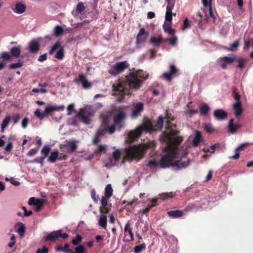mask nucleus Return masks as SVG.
<instances>
[{
    "instance_id": "nucleus-8",
    "label": "nucleus",
    "mask_w": 253,
    "mask_h": 253,
    "mask_svg": "<svg viewBox=\"0 0 253 253\" xmlns=\"http://www.w3.org/2000/svg\"><path fill=\"white\" fill-rule=\"evenodd\" d=\"M62 231L61 229L53 231L44 238V241L55 242L59 237L63 239L67 238L69 237L68 234L66 233H62Z\"/></svg>"
},
{
    "instance_id": "nucleus-17",
    "label": "nucleus",
    "mask_w": 253,
    "mask_h": 253,
    "mask_svg": "<svg viewBox=\"0 0 253 253\" xmlns=\"http://www.w3.org/2000/svg\"><path fill=\"white\" fill-rule=\"evenodd\" d=\"M213 116L218 121L223 120L227 118V113L222 109H217L213 112Z\"/></svg>"
},
{
    "instance_id": "nucleus-21",
    "label": "nucleus",
    "mask_w": 253,
    "mask_h": 253,
    "mask_svg": "<svg viewBox=\"0 0 253 253\" xmlns=\"http://www.w3.org/2000/svg\"><path fill=\"white\" fill-rule=\"evenodd\" d=\"M77 141L74 140H70L66 144L68 151L70 153L74 152L77 148Z\"/></svg>"
},
{
    "instance_id": "nucleus-14",
    "label": "nucleus",
    "mask_w": 253,
    "mask_h": 253,
    "mask_svg": "<svg viewBox=\"0 0 253 253\" xmlns=\"http://www.w3.org/2000/svg\"><path fill=\"white\" fill-rule=\"evenodd\" d=\"M144 109V104L142 102H138L134 105V107L131 113V117L136 118L138 117Z\"/></svg>"
},
{
    "instance_id": "nucleus-38",
    "label": "nucleus",
    "mask_w": 253,
    "mask_h": 253,
    "mask_svg": "<svg viewBox=\"0 0 253 253\" xmlns=\"http://www.w3.org/2000/svg\"><path fill=\"white\" fill-rule=\"evenodd\" d=\"M64 32L63 28L59 26H56L54 29V35L57 37L61 36Z\"/></svg>"
},
{
    "instance_id": "nucleus-62",
    "label": "nucleus",
    "mask_w": 253,
    "mask_h": 253,
    "mask_svg": "<svg viewBox=\"0 0 253 253\" xmlns=\"http://www.w3.org/2000/svg\"><path fill=\"white\" fill-rule=\"evenodd\" d=\"M13 148V144L11 142H9L5 148V152H10Z\"/></svg>"
},
{
    "instance_id": "nucleus-26",
    "label": "nucleus",
    "mask_w": 253,
    "mask_h": 253,
    "mask_svg": "<svg viewBox=\"0 0 253 253\" xmlns=\"http://www.w3.org/2000/svg\"><path fill=\"white\" fill-rule=\"evenodd\" d=\"M233 122V119H230L228 125V131L231 133L235 132L240 127V126L239 125L234 124Z\"/></svg>"
},
{
    "instance_id": "nucleus-47",
    "label": "nucleus",
    "mask_w": 253,
    "mask_h": 253,
    "mask_svg": "<svg viewBox=\"0 0 253 253\" xmlns=\"http://www.w3.org/2000/svg\"><path fill=\"white\" fill-rule=\"evenodd\" d=\"M85 6L82 2L78 3L76 6V11L78 13H82L85 10Z\"/></svg>"
},
{
    "instance_id": "nucleus-16",
    "label": "nucleus",
    "mask_w": 253,
    "mask_h": 253,
    "mask_svg": "<svg viewBox=\"0 0 253 253\" xmlns=\"http://www.w3.org/2000/svg\"><path fill=\"white\" fill-rule=\"evenodd\" d=\"M26 8V5L21 2H18L11 6V9L13 11L17 14L23 13L25 11Z\"/></svg>"
},
{
    "instance_id": "nucleus-41",
    "label": "nucleus",
    "mask_w": 253,
    "mask_h": 253,
    "mask_svg": "<svg viewBox=\"0 0 253 253\" xmlns=\"http://www.w3.org/2000/svg\"><path fill=\"white\" fill-rule=\"evenodd\" d=\"M35 204V205L37 206V207L35 209L36 211H39L43 207V200L42 199H37Z\"/></svg>"
},
{
    "instance_id": "nucleus-6",
    "label": "nucleus",
    "mask_w": 253,
    "mask_h": 253,
    "mask_svg": "<svg viewBox=\"0 0 253 253\" xmlns=\"http://www.w3.org/2000/svg\"><path fill=\"white\" fill-rule=\"evenodd\" d=\"M65 109L64 105L52 106L46 107L43 112L41 113L39 109H37L34 112L35 115L40 120H42L45 116L52 115L53 112L63 111Z\"/></svg>"
},
{
    "instance_id": "nucleus-34",
    "label": "nucleus",
    "mask_w": 253,
    "mask_h": 253,
    "mask_svg": "<svg viewBox=\"0 0 253 253\" xmlns=\"http://www.w3.org/2000/svg\"><path fill=\"white\" fill-rule=\"evenodd\" d=\"M11 118L10 116H6L2 121L1 124V131L3 132L4 129L7 127Z\"/></svg>"
},
{
    "instance_id": "nucleus-11",
    "label": "nucleus",
    "mask_w": 253,
    "mask_h": 253,
    "mask_svg": "<svg viewBox=\"0 0 253 253\" xmlns=\"http://www.w3.org/2000/svg\"><path fill=\"white\" fill-rule=\"evenodd\" d=\"M75 81L77 84H81L84 89H90L92 85V84L88 82L86 76L83 74H79L78 78Z\"/></svg>"
},
{
    "instance_id": "nucleus-51",
    "label": "nucleus",
    "mask_w": 253,
    "mask_h": 253,
    "mask_svg": "<svg viewBox=\"0 0 253 253\" xmlns=\"http://www.w3.org/2000/svg\"><path fill=\"white\" fill-rule=\"evenodd\" d=\"M197 206L195 204H189L187 206H186L184 209V211H189L197 209Z\"/></svg>"
},
{
    "instance_id": "nucleus-42",
    "label": "nucleus",
    "mask_w": 253,
    "mask_h": 253,
    "mask_svg": "<svg viewBox=\"0 0 253 253\" xmlns=\"http://www.w3.org/2000/svg\"><path fill=\"white\" fill-rule=\"evenodd\" d=\"M146 249V245L143 243L141 245L136 246L134 248V252L135 253H140L142 251L145 250Z\"/></svg>"
},
{
    "instance_id": "nucleus-9",
    "label": "nucleus",
    "mask_w": 253,
    "mask_h": 253,
    "mask_svg": "<svg viewBox=\"0 0 253 253\" xmlns=\"http://www.w3.org/2000/svg\"><path fill=\"white\" fill-rule=\"evenodd\" d=\"M176 0H166L167 3L166 12L165 14V21H172V10L175 5Z\"/></svg>"
},
{
    "instance_id": "nucleus-33",
    "label": "nucleus",
    "mask_w": 253,
    "mask_h": 253,
    "mask_svg": "<svg viewBox=\"0 0 253 253\" xmlns=\"http://www.w3.org/2000/svg\"><path fill=\"white\" fill-rule=\"evenodd\" d=\"M61 42L60 41V40H58L56 42L55 44L52 46L51 49L48 51V54L49 55H52L53 53L57 50L58 48L60 49V48L61 47Z\"/></svg>"
},
{
    "instance_id": "nucleus-54",
    "label": "nucleus",
    "mask_w": 253,
    "mask_h": 253,
    "mask_svg": "<svg viewBox=\"0 0 253 253\" xmlns=\"http://www.w3.org/2000/svg\"><path fill=\"white\" fill-rule=\"evenodd\" d=\"M63 248V252L65 253H76L74 251L69 249V245L68 244H65Z\"/></svg>"
},
{
    "instance_id": "nucleus-57",
    "label": "nucleus",
    "mask_w": 253,
    "mask_h": 253,
    "mask_svg": "<svg viewBox=\"0 0 253 253\" xmlns=\"http://www.w3.org/2000/svg\"><path fill=\"white\" fill-rule=\"evenodd\" d=\"M165 119L166 120V129H167V122H169L170 123H171L170 122V121H173L174 118L173 117H171V115L169 114V113H167L166 116L165 118H164V120Z\"/></svg>"
},
{
    "instance_id": "nucleus-36",
    "label": "nucleus",
    "mask_w": 253,
    "mask_h": 253,
    "mask_svg": "<svg viewBox=\"0 0 253 253\" xmlns=\"http://www.w3.org/2000/svg\"><path fill=\"white\" fill-rule=\"evenodd\" d=\"M98 224L104 229L107 227V216L105 215H102L98 220Z\"/></svg>"
},
{
    "instance_id": "nucleus-19",
    "label": "nucleus",
    "mask_w": 253,
    "mask_h": 253,
    "mask_svg": "<svg viewBox=\"0 0 253 253\" xmlns=\"http://www.w3.org/2000/svg\"><path fill=\"white\" fill-rule=\"evenodd\" d=\"M202 141L203 138L201 132L199 130H195V136L192 141V146L195 147H197Z\"/></svg>"
},
{
    "instance_id": "nucleus-48",
    "label": "nucleus",
    "mask_w": 253,
    "mask_h": 253,
    "mask_svg": "<svg viewBox=\"0 0 253 253\" xmlns=\"http://www.w3.org/2000/svg\"><path fill=\"white\" fill-rule=\"evenodd\" d=\"M106 128H107V131L110 134H112L113 133H114L115 130L117 129V125H115V124L114 123L110 126L106 127Z\"/></svg>"
},
{
    "instance_id": "nucleus-23",
    "label": "nucleus",
    "mask_w": 253,
    "mask_h": 253,
    "mask_svg": "<svg viewBox=\"0 0 253 253\" xmlns=\"http://www.w3.org/2000/svg\"><path fill=\"white\" fill-rule=\"evenodd\" d=\"M168 215L172 218H179L183 216V212L180 210L170 211H167Z\"/></svg>"
},
{
    "instance_id": "nucleus-64",
    "label": "nucleus",
    "mask_w": 253,
    "mask_h": 253,
    "mask_svg": "<svg viewBox=\"0 0 253 253\" xmlns=\"http://www.w3.org/2000/svg\"><path fill=\"white\" fill-rule=\"evenodd\" d=\"M22 209L24 211V215L25 216H29L32 214V211H27L26 208L25 207H22Z\"/></svg>"
},
{
    "instance_id": "nucleus-28",
    "label": "nucleus",
    "mask_w": 253,
    "mask_h": 253,
    "mask_svg": "<svg viewBox=\"0 0 253 253\" xmlns=\"http://www.w3.org/2000/svg\"><path fill=\"white\" fill-rule=\"evenodd\" d=\"M125 233L127 232L130 237V241H132L134 239V235L132 232V228L130 226V224L129 221L126 223L124 228Z\"/></svg>"
},
{
    "instance_id": "nucleus-53",
    "label": "nucleus",
    "mask_w": 253,
    "mask_h": 253,
    "mask_svg": "<svg viewBox=\"0 0 253 253\" xmlns=\"http://www.w3.org/2000/svg\"><path fill=\"white\" fill-rule=\"evenodd\" d=\"M246 62V60L244 58H241L238 60V65L237 67L239 68H243L244 67V65L245 62Z\"/></svg>"
},
{
    "instance_id": "nucleus-7",
    "label": "nucleus",
    "mask_w": 253,
    "mask_h": 253,
    "mask_svg": "<svg viewBox=\"0 0 253 253\" xmlns=\"http://www.w3.org/2000/svg\"><path fill=\"white\" fill-rule=\"evenodd\" d=\"M129 66V64L126 61L118 62L111 66L108 72L112 76H116Z\"/></svg>"
},
{
    "instance_id": "nucleus-52",
    "label": "nucleus",
    "mask_w": 253,
    "mask_h": 253,
    "mask_svg": "<svg viewBox=\"0 0 253 253\" xmlns=\"http://www.w3.org/2000/svg\"><path fill=\"white\" fill-rule=\"evenodd\" d=\"M148 166L150 167H157L160 166L161 168H163L160 164V161L159 162H157L155 160H150L148 163Z\"/></svg>"
},
{
    "instance_id": "nucleus-43",
    "label": "nucleus",
    "mask_w": 253,
    "mask_h": 253,
    "mask_svg": "<svg viewBox=\"0 0 253 253\" xmlns=\"http://www.w3.org/2000/svg\"><path fill=\"white\" fill-rule=\"evenodd\" d=\"M0 58L2 59L4 61L10 60L11 59V55L7 52H2L0 54Z\"/></svg>"
},
{
    "instance_id": "nucleus-3",
    "label": "nucleus",
    "mask_w": 253,
    "mask_h": 253,
    "mask_svg": "<svg viewBox=\"0 0 253 253\" xmlns=\"http://www.w3.org/2000/svg\"><path fill=\"white\" fill-rule=\"evenodd\" d=\"M155 146V143L154 141H149L146 143L130 146L128 148H126L125 149L126 155L124 157V161L135 160L138 162L143 158L147 149H151L152 151H153Z\"/></svg>"
},
{
    "instance_id": "nucleus-15",
    "label": "nucleus",
    "mask_w": 253,
    "mask_h": 253,
    "mask_svg": "<svg viewBox=\"0 0 253 253\" xmlns=\"http://www.w3.org/2000/svg\"><path fill=\"white\" fill-rule=\"evenodd\" d=\"M148 35V33L145 31V29L144 28H141L136 36V44H139L145 42Z\"/></svg>"
},
{
    "instance_id": "nucleus-46",
    "label": "nucleus",
    "mask_w": 253,
    "mask_h": 253,
    "mask_svg": "<svg viewBox=\"0 0 253 253\" xmlns=\"http://www.w3.org/2000/svg\"><path fill=\"white\" fill-rule=\"evenodd\" d=\"M171 37L169 38V44L172 46H174L177 43V39L175 36V33L174 34H170Z\"/></svg>"
},
{
    "instance_id": "nucleus-20",
    "label": "nucleus",
    "mask_w": 253,
    "mask_h": 253,
    "mask_svg": "<svg viewBox=\"0 0 253 253\" xmlns=\"http://www.w3.org/2000/svg\"><path fill=\"white\" fill-rule=\"evenodd\" d=\"M150 42L155 47H159L163 42V39L161 35L158 37H152L150 40Z\"/></svg>"
},
{
    "instance_id": "nucleus-31",
    "label": "nucleus",
    "mask_w": 253,
    "mask_h": 253,
    "mask_svg": "<svg viewBox=\"0 0 253 253\" xmlns=\"http://www.w3.org/2000/svg\"><path fill=\"white\" fill-rule=\"evenodd\" d=\"M21 53V50L19 47L14 46L10 49V54L14 57H19Z\"/></svg>"
},
{
    "instance_id": "nucleus-60",
    "label": "nucleus",
    "mask_w": 253,
    "mask_h": 253,
    "mask_svg": "<svg viewBox=\"0 0 253 253\" xmlns=\"http://www.w3.org/2000/svg\"><path fill=\"white\" fill-rule=\"evenodd\" d=\"M109 197H106V196H102L101 200L102 206L106 207L107 205L108 202L107 200L109 199Z\"/></svg>"
},
{
    "instance_id": "nucleus-1",
    "label": "nucleus",
    "mask_w": 253,
    "mask_h": 253,
    "mask_svg": "<svg viewBox=\"0 0 253 253\" xmlns=\"http://www.w3.org/2000/svg\"><path fill=\"white\" fill-rule=\"evenodd\" d=\"M179 133V131L177 129L176 126L175 124L167 122V130L163 132L160 136V140L163 142L168 144H170L171 146H169L168 149L169 152L165 155L162 157L160 159V164L162 168H167L170 166L176 167L177 169H180L187 167L190 164V160L188 159L186 162H181L177 160L174 162H172L173 160L176 158L178 155L177 147L181 144L183 141V137L176 136Z\"/></svg>"
},
{
    "instance_id": "nucleus-44",
    "label": "nucleus",
    "mask_w": 253,
    "mask_h": 253,
    "mask_svg": "<svg viewBox=\"0 0 253 253\" xmlns=\"http://www.w3.org/2000/svg\"><path fill=\"white\" fill-rule=\"evenodd\" d=\"M83 240V238L82 237L79 235V234H77L76 236V238L75 239H74L73 240H72L71 243L73 245H78L81 242V241H82Z\"/></svg>"
},
{
    "instance_id": "nucleus-32",
    "label": "nucleus",
    "mask_w": 253,
    "mask_h": 253,
    "mask_svg": "<svg viewBox=\"0 0 253 253\" xmlns=\"http://www.w3.org/2000/svg\"><path fill=\"white\" fill-rule=\"evenodd\" d=\"M59 153L57 151H55L50 153L48 158V161L51 163H54L58 160V155Z\"/></svg>"
},
{
    "instance_id": "nucleus-13",
    "label": "nucleus",
    "mask_w": 253,
    "mask_h": 253,
    "mask_svg": "<svg viewBox=\"0 0 253 253\" xmlns=\"http://www.w3.org/2000/svg\"><path fill=\"white\" fill-rule=\"evenodd\" d=\"M236 57L235 55H232V56H224L222 58H221L219 60V63L220 66L223 69H226L227 67V65H229L232 64L234 61L235 60Z\"/></svg>"
},
{
    "instance_id": "nucleus-4",
    "label": "nucleus",
    "mask_w": 253,
    "mask_h": 253,
    "mask_svg": "<svg viewBox=\"0 0 253 253\" xmlns=\"http://www.w3.org/2000/svg\"><path fill=\"white\" fill-rule=\"evenodd\" d=\"M164 117L160 116L156 122H149L145 126H139L134 131H131L128 134V137L131 140L140 137L143 131L146 130L148 132H152L161 130L163 126Z\"/></svg>"
},
{
    "instance_id": "nucleus-58",
    "label": "nucleus",
    "mask_w": 253,
    "mask_h": 253,
    "mask_svg": "<svg viewBox=\"0 0 253 253\" xmlns=\"http://www.w3.org/2000/svg\"><path fill=\"white\" fill-rule=\"evenodd\" d=\"M109 209L106 207L101 206L99 208V211L102 214H106L109 212Z\"/></svg>"
},
{
    "instance_id": "nucleus-35",
    "label": "nucleus",
    "mask_w": 253,
    "mask_h": 253,
    "mask_svg": "<svg viewBox=\"0 0 253 253\" xmlns=\"http://www.w3.org/2000/svg\"><path fill=\"white\" fill-rule=\"evenodd\" d=\"M102 125L105 126H107L110 122L109 116L108 114H102L100 116Z\"/></svg>"
},
{
    "instance_id": "nucleus-29",
    "label": "nucleus",
    "mask_w": 253,
    "mask_h": 253,
    "mask_svg": "<svg viewBox=\"0 0 253 253\" xmlns=\"http://www.w3.org/2000/svg\"><path fill=\"white\" fill-rule=\"evenodd\" d=\"M50 151V147L47 145H44L41 150V153L43 155L42 157H41V159H42V161L44 160V159L47 157Z\"/></svg>"
},
{
    "instance_id": "nucleus-56",
    "label": "nucleus",
    "mask_w": 253,
    "mask_h": 253,
    "mask_svg": "<svg viewBox=\"0 0 253 253\" xmlns=\"http://www.w3.org/2000/svg\"><path fill=\"white\" fill-rule=\"evenodd\" d=\"M39 150V148L31 149L28 152L27 155L29 156H34L38 152Z\"/></svg>"
},
{
    "instance_id": "nucleus-12",
    "label": "nucleus",
    "mask_w": 253,
    "mask_h": 253,
    "mask_svg": "<svg viewBox=\"0 0 253 253\" xmlns=\"http://www.w3.org/2000/svg\"><path fill=\"white\" fill-rule=\"evenodd\" d=\"M40 43L37 39L33 40L29 43L28 50L31 53H37L40 50Z\"/></svg>"
},
{
    "instance_id": "nucleus-37",
    "label": "nucleus",
    "mask_w": 253,
    "mask_h": 253,
    "mask_svg": "<svg viewBox=\"0 0 253 253\" xmlns=\"http://www.w3.org/2000/svg\"><path fill=\"white\" fill-rule=\"evenodd\" d=\"M105 196L106 197L110 198L113 194V189L110 184H108L106 185L105 188Z\"/></svg>"
},
{
    "instance_id": "nucleus-50",
    "label": "nucleus",
    "mask_w": 253,
    "mask_h": 253,
    "mask_svg": "<svg viewBox=\"0 0 253 253\" xmlns=\"http://www.w3.org/2000/svg\"><path fill=\"white\" fill-rule=\"evenodd\" d=\"M75 251V252H74L76 253H85V247L82 245L76 247Z\"/></svg>"
},
{
    "instance_id": "nucleus-39",
    "label": "nucleus",
    "mask_w": 253,
    "mask_h": 253,
    "mask_svg": "<svg viewBox=\"0 0 253 253\" xmlns=\"http://www.w3.org/2000/svg\"><path fill=\"white\" fill-rule=\"evenodd\" d=\"M24 62L21 60H18V62L11 64L9 65V68L11 70H14L20 68L23 65Z\"/></svg>"
},
{
    "instance_id": "nucleus-2",
    "label": "nucleus",
    "mask_w": 253,
    "mask_h": 253,
    "mask_svg": "<svg viewBox=\"0 0 253 253\" xmlns=\"http://www.w3.org/2000/svg\"><path fill=\"white\" fill-rule=\"evenodd\" d=\"M148 76L143 70H138L136 71L130 72L125 77L124 80L121 81L119 84L113 85V90L118 92L120 95L117 100L122 102L124 96L131 94L129 89L137 90L141 86L143 83L146 80Z\"/></svg>"
},
{
    "instance_id": "nucleus-24",
    "label": "nucleus",
    "mask_w": 253,
    "mask_h": 253,
    "mask_svg": "<svg viewBox=\"0 0 253 253\" xmlns=\"http://www.w3.org/2000/svg\"><path fill=\"white\" fill-rule=\"evenodd\" d=\"M248 145V143H243L240 145L238 147L235 149V155L230 157V159L237 160L239 159L240 156L239 151L244 150L245 148Z\"/></svg>"
},
{
    "instance_id": "nucleus-25",
    "label": "nucleus",
    "mask_w": 253,
    "mask_h": 253,
    "mask_svg": "<svg viewBox=\"0 0 253 253\" xmlns=\"http://www.w3.org/2000/svg\"><path fill=\"white\" fill-rule=\"evenodd\" d=\"M86 113L83 109H81L80 112L77 114V117L81 119L83 122L85 124H89L90 120L88 117L86 116Z\"/></svg>"
},
{
    "instance_id": "nucleus-27",
    "label": "nucleus",
    "mask_w": 253,
    "mask_h": 253,
    "mask_svg": "<svg viewBox=\"0 0 253 253\" xmlns=\"http://www.w3.org/2000/svg\"><path fill=\"white\" fill-rule=\"evenodd\" d=\"M210 110V108L206 103H203L201 104L200 107V113L201 115L206 116L208 114Z\"/></svg>"
},
{
    "instance_id": "nucleus-30",
    "label": "nucleus",
    "mask_w": 253,
    "mask_h": 253,
    "mask_svg": "<svg viewBox=\"0 0 253 253\" xmlns=\"http://www.w3.org/2000/svg\"><path fill=\"white\" fill-rule=\"evenodd\" d=\"M17 225L18 226V227L16 229V231L20 236L22 237L25 232V226L23 223L20 222H18Z\"/></svg>"
},
{
    "instance_id": "nucleus-45",
    "label": "nucleus",
    "mask_w": 253,
    "mask_h": 253,
    "mask_svg": "<svg viewBox=\"0 0 253 253\" xmlns=\"http://www.w3.org/2000/svg\"><path fill=\"white\" fill-rule=\"evenodd\" d=\"M113 158L114 159L115 162H118L120 159L121 152L119 150H116L113 152L112 154Z\"/></svg>"
},
{
    "instance_id": "nucleus-22",
    "label": "nucleus",
    "mask_w": 253,
    "mask_h": 253,
    "mask_svg": "<svg viewBox=\"0 0 253 253\" xmlns=\"http://www.w3.org/2000/svg\"><path fill=\"white\" fill-rule=\"evenodd\" d=\"M172 21H165L163 25L164 31L169 34H174L175 30L171 28Z\"/></svg>"
},
{
    "instance_id": "nucleus-55",
    "label": "nucleus",
    "mask_w": 253,
    "mask_h": 253,
    "mask_svg": "<svg viewBox=\"0 0 253 253\" xmlns=\"http://www.w3.org/2000/svg\"><path fill=\"white\" fill-rule=\"evenodd\" d=\"M239 43L238 41H236L234 42L233 43L230 44V46L229 49V50H230V51L235 50L239 46Z\"/></svg>"
},
{
    "instance_id": "nucleus-63",
    "label": "nucleus",
    "mask_w": 253,
    "mask_h": 253,
    "mask_svg": "<svg viewBox=\"0 0 253 253\" xmlns=\"http://www.w3.org/2000/svg\"><path fill=\"white\" fill-rule=\"evenodd\" d=\"M29 123V119L27 118H25L22 121V127L23 128H26L28 126Z\"/></svg>"
},
{
    "instance_id": "nucleus-59",
    "label": "nucleus",
    "mask_w": 253,
    "mask_h": 253,
    "mask_svg": "<svg viewBox=\"0 0 253 253\" xmlns=\"http://www.w3.org/2000/svg\"><path fill=\"white\" fill-rule=\"evenodd\" d=\"M233 94L234 95L233 97L234 99L236 100V102H241L240 100L241 95L238 92H236V91L234 90L233 92Z\"/></svg>"
},
{
    "instance_id": "nucleus-10",
    "label": "nucleus",
    "mask_w": 253,
    "mask_h": 253,
    "mask_svg": "<svg viewBox=\"0 0 253 253\" xmlns=\"http://www.w3.org/2000/svg\"><path fill=\"white\" fill-rule=\"evenodd\" d=\"M178 69L174 65H170L169 72L164 73L162 75V78L168 82H171L172 78L178 74Z\"/></svg>"
},
{
    "instance_id": "nucleus-61",
    "label": "nucleus",
    "mask_w": 253,
    "mask_h": 253,
    "mask_svg": "<svg viewBox=\"0 0 253 253\" xmlns=\"http://www.w3.org/2000/svg\"><path fill=\"white\" fill-rule=\"evenodd\" d=\"M181 27L182 30H185V29L190 27V23L187 18L185 19L183 21V24Z\"/></svg>"
},
{
    "instance_id": "nucleus-49",
    "label": "nucleus",
    "mask_w": 253,
    "mask_h": 253,
    "mask_svg": "<svg viewBox=\"0 0 253 253\" xmlns=\"http://www.w3.org/2000/svg\"><path fill=\"white\" fill-rule=\"evenodd\" d=\"M173 197L172 192L165 193L161 195V198L163 200H167L169 198H172Z\"/></svg>"
},
{
    "instance_id": "nucleus-5",
    "label": "nucleus",
    "mask_w": 253,
    "mask_h": 253,
    "mask_svg": "<svg viewBox=\"0 0 253 253\" xmlns=\"http://www.w3.org/2000/svg\"><path fill=\"white\" fill-rule=\"evenodd\" d=\"M127 107H118L113 115V122L117 125V130L120 131L125 126V120L126 117V109Z\"/></svg>"
},
{
    "instance_id": "nucleus-40",
    "label": "nucleus",
    "mask_w": 253,
    "mask_h": 253,
    "mask_svg": "<svg viewBox=\"0 0 253 253\" xmlns=\"http://www.w3.org/2000/svg\"><path fill=\"white\" fill-rule=\"evenodd\" d=\"M64 57V47L61 46L59 50L57 52L55 55V57L59 60H62Z\"/></svg>"
},
{
    "instance_id": "nucleus-18",
    "label": "nucleus",
    "mask_w": 253,
    "mask_h": 253,
    "mask_svg": "<svg viewBox=\"0 0 253 253\" xmlns=\"http://www.w3.org/2000/svg\"><path fill=\"white\" fill-rule=\"evenodd\" d=\"M233 109L234 111V114L237 118H239L243 111L242 106V103L239 102H236L233 106Z\"/></svg>"
}]
</instances>
